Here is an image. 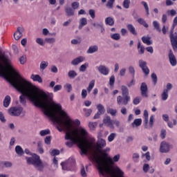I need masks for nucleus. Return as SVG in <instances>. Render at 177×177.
<instances>
[{
  "label": "nucleus",
  "mask_w": 177,
  "mask_h": 177,
  "mask_svg": "<svg viewBox=\"0 0 177 177\" xmlns=\"http://www.w3.org/2000/svg\"><path fill=\"white\" fill-rule=\"evenodd\" d=\"M62 85L57 84L53 88V92L56 93V92H59V91H62Z\"/></svg>",
  "instance_id": "nucleus-59"
},
{
  "label": "nucleus",
  "mask_w": 177,
  "mask_h": 177,
  "mask_svg": "<svg viewBox=\"0 0 177 177\" xmlns=\"http://www.w3.org/2000/svg\"><path fill=\"white\" fill-rule=\"evenodd\" d=\"M51 140H52V137L46 136V138L44 139V143H46V145H50Z\"/></svg>",
  "instance_id": "nucleus-64"
},
{
  "label": "nucleus",
  "mask_w": 177,
  "mask_h": 177,
  "mask_svg": "<svg viewBox=\"0 0 177 177\" xmlns=\"http://www.w3.org/2000/svg\"><path fill=\"white\" fill-rule=\"evenodd\" d=\"M131 102V96H121L117 97V104L118 106H127L128 102Z\"/></svg>",
  "instance_id": "nucleus-7"
},
{
  "label": "nucleus",
  "mask_w": 177,
  "mask_h": 177,
  "mask_svg": "<svg viewBox=\"0 0 177 177\" xmlns=\"http://www.w3.org/2000/svg\"><path fill=\"white\" fill-rule=\"evenodd\" d=\"M138 22L141 24L142 26H143L144 27H145V28H149V24H147V23H146V21H145V19H143L142 18H140L138 19Z\"/></svg>",
  "instance_id": "nucleus-40"
},
{
  "label": "nucleus",
  "mask_w": 177,
  "mask_h": 177,
  "mask_svg": "<svg viewBox=\"0 0 177 177\" xmlns=\"http://www.w3.org/2000/svg\"><path fill=\"white\" fill-rule=\"evenodd\" d=\"M115 82V77L114 75H112L109 79V85L111 86H113Z\"/></svg>",
  "instance_id": "nucleus-60"
},
{
  "label": "nucleus",
  "mask_w": 177,
  "mask_h": 177,
  "mask_svg": "<svg viewBox=\"0 0 177 177\" xmlns=\"http://www.w3.org/2000/svg\"><path fill=\"white\" fill-rule=\"evenodd\" d=\"M144 124H145V128H147V122H149V111L147 110H144Z\"/></svg>",
  "instance_id": "nucleus-22"
},
{
  "label": "nucleus",
  "mask_w": 177,
  "mask_h": 177,
  "mask_svg": "<svg viewBox=\"0 0 177 177\" xmlns=\"http://www.w3.org/2000/svg\"><path fill=\"white\" fill-rule=\"evenodd\" d=\"M176 124H177V121L175 119L173 120V123L172 122H170V121L167 122V125L169 128H174V125H176Z\"/></svg>",
  "instance_id": "nucleus-54"
},
{
  "label": "nucleus",
  "mask_w": 177,
  "mask_h": 177,
  "mask_svg": "<svg viewBox=\"0 0 177 177\" xmlns=\"http://www.w3.org/2000/svg\"><path fill=\"white\" fill-rule=\"evenodd\" d=\"M174 88V86L171 83H167L166 85V88H165L163 91L169 93V91Z\"/></svg>",
  "instance_id": "nucleus-52"
},
{
  "label": "nucleus",
  "mask_w": 177,
  "mask_h": 177,
  "mask_svg": "<svg viewBox=\"0 0 177 177\" xmlns=\"http://www.w3.org/2000/svg\"><path fill=\"white\" fill-rule=\"evenodd\" d=\"M65 12L67 15V16H74V13L75 12V10H74L73 8L70 7H66L65 8Z\"/></svg>",
  "instance_id": "nucleus-26"
},
{
  "label": "nucleus",
  "mask_w": 177,
  "mask_h": 177,
  "mask_svg": "<svg viewBox=\"0 0 177 177\" xmlns=\"http://www.w3.org/2000/svg\"><path fill=\"white\" fill-rule=\"evenodd\" d=\"M140 100H142V99L140 97H136L133 99V103L135 105H138L139 103H140Z\"/></svg>",
  "instance_id": "nucleus-61"
},
{
  "label": "nucleus",
  "mask_w": 177,
  "mask_h": 177,
  "mask_svg": "<svg viewBox=\"0 0 177 177\" xmlns=\"http://www.w3.org/2000/svg\"><path fill=\"white\" fill-rule=\"evenodd\" d=\"M95 86V80H93L90 82L87 88V91L88 93H91V91L92 89H93V87Z\"/></svg>",
  "instance_id": "nucleus-38"
},
{
  "label": "nucleus",
  "mask_w": 177,
  "mask_h": 177,
  "mask_svg": "<svg viewBox=\"0 0 177 177\" xmlns=\"http://www.w3.org/2000/svg\"><path fill=\"white\" fill-rule=\"evenodd\" d=\"M10 115L13 117H19L23 113V107L21 106H14L8 109Z\"/></svg>",
  "instance_id": "nucleus-8"
},
{
  "label": "nucleus",
  "mask_w": 177,
  "mask_h": 177,
  "mask_svg": "<svg viewBox=\"0 0 177 177\" xmlns=\"http://www.w3.org/2000/svg\"><path fill=\"white\" fill-rule=\"evenodd\" d=\"M106 111L108 114H111L113 117H115L117 115V109H114L113 108H107Z\"/></svg>",
  "instance_id": "nucleus-31"
},
{
  "label": "nucleus",
  "mask_w": 177,
  "mask_h": 177,
  "mask_svg": "<svg viewBox=\"0 0 177 177\" xmlns=\"http://www.w3.org/2000/svg\"><path fill=\"white\" fill-rule=\"evenodd\" d=\"M169 93L168 91H165V90H163V91L161 93V99L162 100H163L164 102H165V100H168V96H169Z\"/></svg>",
  "instance_id": "nucleus-34"
},
{
  "label": "nucleus",
  "mask_w": 177,
  "mask_h": 177,
  "mask_svg": "<svg viewBox=\"0 0 177 177\" xmlns=\"http://www.w3.org/2000/svg\"><path fill=\"white\" fill-rule=\"evenodd\" d=\"M45 42L47 44H55V42H56V39H55V37H46L45 39Z\"/></svg>",
  "instance_id": "nucleus-44"
},
{
  "label": "nucleus",
  "mask_w": 177,
  "mask_h": 177,
  "mask_svg": "<svg viewBox=\"0 0 177 177\" xmlns=\"http://www.w3.org/2000/svg\"><path fill=\"white\" fill-rule=\"evenodd\" d=\"M122 5L124 9H129V5H131V0H124Z\"/></svg>",
  "instance_id": "nucleus-45"
},
{
  "label": "nucleus",
  "mask_w": 177,
  "mask_h": 177,
  "mask_svg": "<svg viewBox=\"0 0 177 177\" xmlns=\"http://www.w3.org/2000/svg\"><path fill=\"white\" fill-rule=\"evenodd\" d=\"M88 24V19L85 17L81 18L79 21V30H82L83 27H85Z\"/></svg>",
  "instance_id": "nucleus-17"
},
{
  "label": "nucleus",
  "mask_w": 177,
  "mask_h": 177,
  "mask_svg": "<svg viewBox=\"0 0 177 177\" xmlns=\"http://www.w3.org/2000/svg\"><path fill=\"white\" fill-rule=\"evenodd\" d=\"M24 28L21 27H18L17 30L14 33V38L16 41H19L21 37H23V32Z\"/></svg>",
  "instance_id": "nucleus-15"
},
{
  "label": "nucleus",
  "mask_w": 177,
  "mask_h": 177,
  "mask_svg": "<svg viewBox=\"0 0 177 177\" xmlns=\"http://www.w3.org/2000/svg\"><path fill=\"white\" fill-rule=\"evenodd\" d=\"M71 6H72V9L73 10H75V9H78V8H80V3L75 1L72 3Z\"/></svg>",
  "instance_id": "nucleus-58"
},
{
  "label": "nucleus",
  "mask_w": 177,
  "mask_h": 177,
  "mask_svg": "<svg viewBox=\"0 0 177 177\" xmlns=\"http://www.w3.org/2000/svg\"><path fill=\"white\" fill-rule=\"evenodd\" d=\"M61 165L64 171H68L71 167H74V165H75V158L71 156L68 160L65 162H62Z\"/></svg>",
  "instance_id": "nucleus-6"
},
{
  "label": "nucleus",
  "mask_w": 177,
  "mask_h": 177,
  "mask_svg": "<svg viewBox=\"0 0 177 177\" xmlns=\"http://www.w3.org/2000/svg\"><path fill=\"white\" fill-rule=\"evenodd\" d=\"M154 124V115H151L150 118H149V123L147 122V127H145L146 129H150V128L153 127V125Z\"/></svg>",
  "instance_id": "nucleus-28"
},
{
  "label": "nucleus",
  "mask_w": 177,
  "mask_h": 177,
  "mask_svg": "<svg viewBox=\"0 0 177 177\" xmlns=\"http://www.w3.org/2000/svg\"><path fill=\"white\" fill-rule=\"evenodd\" d=\"M168 57L171 66L175 67V66L177 64V60L176 57H175V55H174V53H172V50H169Z\"/></svg>",
  "instance_id": "nucleus-12"
},
{
  "label": "nucleus",
  "mask_w": 177,
  "mask_h": 177,
  "mask_svg": "<svg viewBox=\"0 0 177 177\" xmlns=\"http://www.w3.org/2000/svg\"><path fill=\"white\" fill-rule=\"evenodd\" d=\"M26 154H31L32 157H26V162L28 165H34L38 171H44V169L48 165L46 162H42L39 156L35 153H31L29 149H25Z\"/></svg>",
  "instance_id": "nucleus-3"
},
{
  "label": "nucleus",
  "mask_w": 177,
  "mask_h": 177,
  "mask_svg": "<svg viewBox=\"0 0 177 177\" xmlns=\"http://www.w3.org/2000/svg\"><path fill=\"white\" fill-rule=\"evenodd\" d=\"M50 156H59L60 154V151L58 149H53L50 151Z\"/></svg>",
  "instance_id": "nucleus-53"
},
{
  "label": "nucleus",
  "mask_w": 177,
  "mask_h": 177,
  "mask_svg": "<svg viewBox=\"0 0 177 177\" xmlns=\"http://www.w3.org/2000/svg\"><path fill=\"white\" fill-rule=\"evenodd\" d=\"M129 72L133 77H135V68L132 66H129Z\"/></svg>",
  "instance_id": "nucleus-62"
},
{
  "label": "nucleus",
  "mask_w": 177,
  "mask_h": 177,
  "mask_svg": "<svg viewBox=\"0 0 177 177\" xmlns=\"http://www.w3.org/2000/svg\"><path fill=\"white\" fill-rule=\"evenodd\" d=\"M81 176L82 177H86L88 175L86 174V171H85V167L84 166H82L81 171H80Z\"/></svg>",
  "instance_id": "nucleus-57"
},
{
  "label": "nucleus",
  "mask_w": 177,
  "mask_h": 177,
  "mask_svg": "<svg viewBox=\"0 0 177 177\" xmlns=\"http://www.w3.org/2000/svg\"><path fill=\"white\" fill-rule=\"evenodd\" d=\"M36 42L38 45H40V46H45V41L42 38H37Z\"/></svg>",
  "instance_id": "nucleus-48"
},
{
  "label": "nucleus",
  "mask_w": 177,
  "mask_h": 177,
  "mask_svg": "<svg viewBox=\"0 0 177 177\" xmlns=\"http://www.w3.org/2000/svg\"><path fill=\"white\" fill-rule=\"evenodd\" d=\"M85 61V57L80 56L75 58L73 60L71 61L72 66H78L80 63H82V62Z\"/></svg>",
  "instance_id": "nucleus-16"
},
{
  "label": "nucleus",
  "mask_w": 177,
  "mask_h": 177,
  "mask_svg": "<svg viewBox=\"0 0 177 177\" xmlns=\"http://www.w3.org/2000/svg\"><path fill=\"white\" fill-rule=\"evenodd\" d=\"M96 68L100 74H102V75H109V73H110L109 68L104 65H100L99 66H96Z\"/></svg>",
  "instance_id": "nucleus-11"
},
{
  "label": "nucleus",
  "mask_w": 177,
  "mask_h": 177,
  "mask_svg": "<svg viewBox=\"0 0 177 177\" xmlns=\"http://www.w3.org/2000/svg\"><path fill=\"white\" fill-rule=\"evenodd\" d=\"M15 152L18 156H23L24 154V151L23 150V148L17 145L15 147Z\"/></svg>",
  "instance_id": "nucleus-29"
},
{
  "label": "nucleus",
  "mask_w": 177,
  "mask_h": 177,
  "mask_svg": "<svg viewBox=\"0 0 177 177\" xmlns=\"http://www.w3.org/2000/svg\"><path fill=\"white\" fill-rule=\"evenodd\" d=\"M137 48L138 49V53L140 55H143L145 53V46L142 45V43L140 41H138Z\"/></svg>",
  "instance_id": "nucleus-30"
},
{
  "label": "nucleus",
  "mask_w": 177,
  "mask_h": 177,
  "mask_svg": "<svg viewBox=\"0 0 177 177\" xmlns=\"http://www.w3.org/2000/svg\"><path fill=\"white\" fill-rule=\"evenodd\" d=\"M176 26H177V17L173 20L172 28L170 31V39L174 50H177V33L174 34V29Z\"/></svg>",
  "instance_id": "nucleus-4"
},
{
  "label": "nucleus",
  "mask_w": 177,
  "mask_h": 177,
  "mask_svg": "<svg viewBox=\"0 0 177 177\" xmlns=\"http://www.w3.org/2000/svg\"><path fill=\"white\" fill-rule=\"evenodd\" d=\"M105 24L106 26H114V19L111 17H108L105 19Z\"/></svg>",
  "instance_id": "nucleus-25"
},
{
  "label": "nucleus",
  "mask_w": 177,
  "mask_h": 177,
  "mask_svg": "<svg viewBox=\"0 0 177 177\" xmlns=\"http://www.w3.org/2000/svg\"><path fill=\"white\" fill-rule=\"evenodd\" d=\"M110 37L111 39H114V41H118L121 39V35H120L119 33L111 34Z\"/></svg>",
  "instance_id": "nucleus-33"
},
{
  "label": "nucleus",
  "mask_w": 177,
  "mask_h": 177,
  "mask_svg": "<svg viewBox=\"0 0 177 177\" xmlns=\"http://www.w3.org/2000/svg\"><path fill=\"white\" fill-rule=\"evenodd\" d=\"M0 76L5 77L7 80H26L24 77H21L15 68H13V66L11 64H7V67L5 68L1 63Z\"/></svg>",
  "instance_id": "nucleus-2"
},
{
  "label": "nucleus",
  "mask_w": 177,
  "mask_h": 177,
  "mask_svg": "<svg viewBox=\"0 0 177 177\" xmlns=\"http://www.w3.org/2000/svg\"><path fill=\"white\" fill-rule=\"evenodd\" d=\"M78 74L74 70H71L68 73V77L71 79L75 78Z\"/></svg>",
  "instance_id": "nucleus-32"
},
{
  "label": "nucleus",
  "mask_w": 177,
  "mask_h": 177,
  "mask_svg": "<svg viewBox=\"0 0 177 177\" xmlns=\"http://www.w3.org/2000/svg\"><path fill=\"white\" fill-rule=\"evenodd\" d=\"M89 64L88 62L84 63V64L81 65L80 67V71L84 73L86 71V68H88Z\"/></svg>",
  "instance_id": "nucleus-39"
},
{
  "label": "nucleus",
  "mask_w": 177,
  "mask_h": 177,
  "mask_svg": "<svg viewBox=\"0 0 177 177\" xmlns=\"http://www.w3.org/2000/svg\"><path fill=\"white\" fill-rule=\"evenodd\" d=\"M95 86V80H93L90 82L87 88V91L88 93H91V91L92 89H93V87Z\"/></svg>",
  "instance_id": "nucleus-37"
},
{
  "label": "nucleus",
  "mask_w": 177,
  "mask_h": 177,
  "mask_svg": "<svg viewBox=\"0 0 177 177\" xmlns=\"http://www.w3.org/2000/svg\"><path fill=\"white\" fill-rule=\"evenodd\" d=\"M142 41L143 44H145V45H153V41L151 40V37L149 36H143L142 37Z\"/></svg>",
  "instance_id": "nucleus-18"
},
{
  "label": "nucleus",
  "mask_w": 177,
  "mask_h": 177,
  "mask_svg": "<svg viewBox=\"0 0 177 177\" xmlns=\"http://www.w3.org/2000/svg\"><path fill=\"white\" fill-rule=\"evenodd\" d=\"M155 30H156L157 31H158V32H160L161 31V28H160V24H158V21H153L152 23Z\"/></svg>",
  "instance_id": "nucleus-41"
},
{
  "label": "nucleus",
  "mask_w": 177,
  "mask_h": 177,
  "mask_svg": "<svg viewBox=\"0 0 177 177\" xmlns=\"http://www.w3.org/2000/svg\"><path fill=\"white\" fill-rule=\"evenodd\" d=\"M30 79L35 82H39V84H41L42 82V77H41L39 75L32 74L30 76Z\"/></svg>",
  "instance_id": "nucleus-20"
},
{
  "label": "nucleus",
  "mask_w": 177,
  "mask_h": 177,
  "mask_svg": "<svg viewBox=\"0 0 177 177\" xmlns=\"http://www.w3.org/2000/svg\"><path fill=\"white\" fill-rule=\"evenodd\" d=\"M141 3H142V5H143V6L145 9L147 15L149 16V15H150V13L149 12V6L147 5V3L146 1H142Z\"/></svg>",
  "instance_id": "nucleus-49"
},
{
  "label": "nucleus",
  "mask_w": 177,
  "mask_h": 177,
  "mask_svg": "<svg viewBox=\"0 0 177 177\" xmlns=\"http://www.w3.org/2000/svg\"><path fill=\"white\" fill-rule=\"evenodd\" d=\"M48 66H49V63L48 62L41 61L40 63V70L44 71V70H45V68H46V67H48Z\"/></svg>",
  "instance_id": "nucleus-35"
},
{
  "label": "nucleus",
  "mask_w": 177,
  "mask_h": 177,
  "mask_svg": "<svg viewBox=\"0 0 177 177\" xmlns=\"http://www.w3.org/2000/svg\"><path fill=\"white\" fill-rule=\"evenodd\" d=\"M141 95L143 97H148L149 95L147 94V84L145 82H142L140 85Z\"/></svg>",
  "instance_id": "nucleus-14"
},
{
  "label": "nucleus",
  "mask_w": 177,
  "mask_h": 177,
  "mask_svg": "<svg viewBox=\"0 0 177 177\" xmlns=\"http://www.w3.org/2000/svg\"><path fill=\"white\" fill-rule=\"evenodd\" d=\"M115 2V0H109L106 5V8H109V9H113V6Z\"/></svg>",
  "instance_id": "nucleus-43"
},
{
  "label": "nucleus",
  "mask_w": 177,
  "mask_h": 177,
  "mask_svg": "<svg viewBox=\"0 0 177 177\" xmlns=\"http://www.w3.org/2000/svg\"><path fill=\"white\" fill-rule=\"evenodd\" d=\"M117 136V133H111L109 136H108V142H113L114 139H115V137Z\"/></svg>",
  "instance_id": "nucleus-46"
},
{
  "label": "nucleus",
  "mask_w": 177,
  "mask_h": 177,
  "mask_svg": "<svg viewBox=\"0 0 177 177\" xmlns=\"http://www.w3.org/2000/svg\"><path fill=\"white\" fill-rule=\"evenodd\" d=\"M64 89H66V91H67V92L70 93L71 91H73V86H71V84H66L64 86Z\"/></svg>",
  "instance_id": "nucleus-50"
},
{
  "label": "nucleus",
  "mask_w": 177,
  "mask_h": 177,
  "mask_svg": "<svg viewBox=\"0 0 177 177\" xmlns=\"http://www.w3.org/2000/svg\"><path fill=\"white\" fill-rule=\"evenodd\" d=\"M151 77L153 84L156 85L158 81L157 75H156V73H152Z\"/></svg>",
  "instance_id": "nucleus-55"
},
{
  "label": "nucleus",
  "mask_w": 177,
  "mask_h": 177,
  "mask_svg": "<svg viewBox=\"0 0 177 177\" xmlns=\"http://www.w3.org/2000/svg\"><path fill=\"white\" fill-rule=\"evenodd\" d=\"M139 153H134L133 154V160L134 162H139Z\"/></svg>",
  "instance_id": "nucleus-56"
},
{
  "label": "nucleus",
  "mask_w": 177,
  "mask_h": 177,
  "mask_svg": "<svg viewBox=\"0 0 177 177\" xmlns=\"http://www.w3.org/2000/svg\"><path fill=\"white\" fill-rule=\"evenodd\" d=\"M12 100V98L10 97V95H6L3 100V106L6 108L9 107L10 105V102Z\"/></svg>",
  "instance_id": "nucleus-21"
},
{
  "label": "nucleus",
  "mask_w": 177,
  "mask_h": 177,
  "mask_svg": "<svg viewBox=\"0 0 177 177\" xmlns=\"http://www.w3.org/2000/svg\"><path fill=\"white\" fill-rule=\"evenodd\" d=\"M121 91L122 96H129V90L127 86H121Z\"/></svg>",
  "instance_id": "nucleus-23"
},
{
  "label": "nucleus",
  "mask_w": 177,
  "mask_h": 177,
  "mask_svg": "<svg viewBox=\"0 0 177 177\" xmlns=\"http://www.w3.org/2000/svg\"><path fill=\"white\" fill-rule=\"evenodd\" d=\"M110 150V148L106 147L104 149L98 150V154L94 156V162L98 168L102 164L105 165L106 167H110L113 164V158L109 156L107 151Z\"/></svg>",
  "instance_id": "nucleus-1"
},
{
  "label": "nucleus",
  "mask_w": 177,
  "mask_h": 177,
  "mask_svg": "<svg viewBox=\"0 0 177 177\" xmlns=\"http://www.w3.org/2000/svg\"><path fill=\"white\" fill-rule=\"evenodd\" d=\"M50 133V130H49L48 129H44V130H41L39 132V135L41 136H46V135H49Z\"/></svg>",
  "instance_id": "nucleus-42"
},
{
  "label": "nucleus",
  "mask_w": 177,
  "mask_h": 177,
  "mask_svg": "<svg viewBox=\"0 0 177 177\" xmlns=\"http://www.w3.org/2000/svg\"><path fill=\"white\" fill-rule=\"evenodd\" d=\"M103 124L110 128V129H114L115 127H120V121L117 120H111V118L109 115L106 116L103 119Z\"/></svg>",
  "instance_id": "nucleus-5"
},
{
  "label": "nucleus",
  "mask_w": 177,
  "mask_h": 177,
  "mask_svg": "<svg viewBox=\"0 0 177 177\" xmlns=\"http://www.w3.org/2000/svg\"><path fill=\"white\" fill-rule=\"evenodd\" d=\"M83 110L85 112L86 117H89V115H91V114H92V109H84Z\"/></svg>",
  "instance_id": "nucleus-63"
},
{
  "label": "nucleus",
  "mask_w": 177,
  "mask_h": 177,
  "mask_svg": "<svg viewBox=\"0 0 177 177\" xmlns=\"http://www.w3.org/2000/svg\"><path fill=\"white\" fill-rule=\"evenodd\" d=\"M88 127L90 129H91V131H95V129H96V127H97V122H90L88 123Z\"/></svg>",
  "instance_id": "nucleus-47"
},
{
  "label": "nucleus",
  "mask_w": 177,
  "mask_h": 177,
  "mask_svg": "<svg viewBox=\"0 0 177 177\" xmlns=\"http://www.w3.org/2000/svg\"><path fill=\"white\" fill-rule=\"evenodd\" d=\"M172 149V145L166 141H162L160 143V153H169V151Z\"/></svg>",
  "instance_id": "nucleus-9"
},
{
  "label": "nucleus",
  "mask_w": 177,
  "mask_h": 177,
  "mask_svg": "<svg viewBox=\"0 0 177 177\" xmlns=\"http://www.w3.org/2000/svg\"><path fill=\"white\" fill-rule=\"evenodd\" d=\"M127 27V30H129V31H130L133 35H137L138 33L136 32V29H135V27L133 26L132 24H128Z\"/></svg>",
  "instance_id": "nucleus-27"
},
{
  "label": "nucleus",
  "mask_w": 177,
  "mask_h": 177,
  "mask_svg": "<svg viewBox=\"0 0 177 177\" xmlns=\"http://www.w3.org/2000/svg\"><path fill=\"white\" fill-rule=\"evenodd\" d=\"M142 125V118L135 119L134 121L131 123L132 128H138Z\"/></svg>",
  "instance_id": "nucleus-19"
},
{
  "label": "nucleus",
  "mask_w": 177,
  "mask_h": 177,
  "mask_svg": "<svg viewBox=\"0 0 177 177\" xmlns=\"http://www.w3.org/2000/svg\"><path fill=\"white\" fill-rule=\"evenodd\" d=\"M97 109L98 110V113L101 114H104L106 110L104 109V106L102 104H99L97 105Z\"/></svg>",
  "instance_id": "nucleus-36"
},
{
  "label": "nucleus",
  "mask_w": 177,
  "mask_h": 177,
  "mask_svg": "<svg viewBox=\"0 0 177 177\" xmlns=\"http://www.w3.org/2000/svg\"><path fill=\"white\" fill-rule=\"evenodd\" d=\"M97 50H99V47H97V46H91L87 50V53H95V52H97Z\"/></svg>",
  "instance_id": "nucleus-24"
},
{
  "label": "nucleus",
  "mask_w": 177,
  "mask_h": 177,
  "mask_svg": "<svg viewBox=\"0 0 177 177\" xmlns=\"http://www.w3.org/2000/svg\"><path fill=\"white\" fill-rule=\"evenodd\" d=\"M88 14L91 16V19H95L96 17V11L93 9H90L88 10Z\"/></svg>",
  "instance_id": "nucleus-51"
},
{
  "label": "nucleus",
  "mask_w": 177,
  "mask_h": 177,
  "mask_svg": "<svg viewBox=\"0 0 177 177\" xmlns=\"http://www.w3.org/2000/svg\"><path fill=\"white\" fill-rule=\"evenodd\" d=\"M100 136H98V140L97 141V150L99 151V150H102L103 147H106V140L100 138Z\"/></svg>",
  "instance_id": "nucleus-13"
},
{
  "label": "nucleus",
  "mask_w": 177,
  "mask_h": 177,
  "mask_svg": "<svg viewBox=\"0 0 177 177\" xmlns=\"http://www.w3.org/2000/svg\"><path fill=\"white\" fill-rule=\"evenodd\" d=\"M139 67L142 69V72L145 75H149L150 74V69L147 67V63L143 59H140L138 61Z\"/></svg>",
  "instance_id": "nucleus-10"
}]
</instances>
